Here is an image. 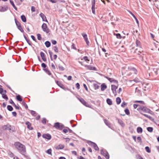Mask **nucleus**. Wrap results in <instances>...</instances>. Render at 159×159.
Listing matches in <instances>:
<instances>
[{
  "mask_svg": "<svg viewBox=\"0 0 159 159\" xmlns=\"http://www.w3.org/2000/svg\"><path fill=\"white\" fill-rule=\"evenodd\" d=\"M15 145L19 152L23 155L25 157H26V156L25 155L26 148L25 145L19 142H16L15 143Z\"/></svg>",
  "mask_w": 159,
  "mask_h": 159,
  "instance_id": "obj_1",
  "label": "nucleus"
},
{
  "mask_svg": "<svg viewBox=\"0 0 159 159\" xmlns=\"http://www.w3.org/2000/svg\"><path fill=\"white\" fill-rule=\"evenodd\" d=\"M139 111H142L151 114H152V112L149 108L144 107H140L137 109Z\"/></svg>",
  "mask_w": 159,
  "mask_h": 159,
  "instance_id": "obj_2",
  "label": "nucleus"
},
{
  "mask_svg": "<svg viewBox=\"0 0 159 159\" xmlns=\"http://www.w3.org/2000/svg\"><path fill=\"white\" fill-rule=\"evenodd\" d=\"M101 153L106 159H109V155L106 151L101 150Z\"/></svg>",
  "mask_w": 159,
  "mask_h": 159,
  "instance_id": "obj_3",
  "label": "nucleus"
},
{
  "mask_svg": "<svg viewBox=\"0 0 159 159\" xmlns=\"http://www.w3.org/2000/svg\"><path fill=\"white\" fill-rule=\"evenodd\" d=\"M42 28L44 32H46L47 33H48L49 32V30L46 24L43 23L42 25Z\"/></svg>",
  "mask_w": 159,
  "mask_h": 159,
  "instance_id": "obj_4",
  "label": "nucleus"
},
{
  "mask_svg": "<svg viewBox=\"0 0 159 159\" xmlns=\"http://www.w3.org/2000/svg\"><path fill=\"white\" fill-rule=\"evenodd\" d=\"M54 127L56 129H61L64 127V125H60L58 122H57L54 124Z\"/></svg>",
  "mask_w": 159,
  "mask_h": 159,
  "instance_id": "obj_5",
  "label": "nucleus"
},
{
  "mask_svg": "<svg viewBox=\"0 0 159 159\" xmlns=\"http://www.w3.org/2000/svg\"><path fill=\"white\" fill-rule=\"evenodd\" d=\"M83 36L84 39L85 41L86 44L88 45L89 44V42L88 40L87 35L85 33H83L81 34Z\"/></svg>",
  "mask_w": 159,
  "mask_h": 159,
  "instance_id": "obj_6",
  "label": "nucleus"
},
{
  "mask_svg": "<svg viewBox=\"0 0 159 159\" xmlns=\"http://www.w3.org/2000/svg\"><path fill=\"white\" fill-rule=\"evenodd\" d=\"M89 144L93 147L96 150H98L99 148L96 143L92 142H90L89 143Z\"/></svg>",
  "mask_w": 159,
  "mask_h": 159,
  "instance_id": "obj_7",
  "label": "nucleus"
},
{
  "mask_svg": "<svg viewBox=\"0 0 159 159\" xmlns=\"http://www.w3.org/2000/svg\"><path fill=\"white\" fill-rule=\"evenodd\" d=\"M136 44L137 47L139 48V52H142L143 50L142 48H141V45L140 41L138 40H136Z\"/></svg>",
  "mask_w": 159,
  "mask_h": 159,
  "instance_id": "obj_8",
  "label": "nucleus"
},
{
  "mask_svg": "<svg viewBox=\"0 0 159 159\" xmlns=\"http://www.w3.org/2000/svg\"><path fill=\"white\" fill-rule=\"evenodd\" d=\"M95 0H92V10L93 13L94 14H95Z\"/></svg>",
  "mask_w": 159,
  "mask_h": 159,
  "instance_id": "obj_9",
  "label": "nucleus"
},
{
  "mask_svg": "<svg viewBox=\"0 0 159 159\" xmlns=\"http://www.w3.org/2000/svg\"><path fill=\"white\" fill-rule=\"evenodd\" d=\"M111 90L113 94H116V89L117 88V87L114 85H111Z\"/></svg>",
  "mask_w": 159,
  "mask_h": 159,
  "instance_id": "obj_10",
  "label": "nucleus"
},
{
  "mask_svg": "<svg viewBox=\"0 0 159 159\" xmlns=\"http://www.w3.org/2000/svg\"><path fill=\"white\" fill-rule=\"evenodd\" d=\"M43 137L48 140H50L51 138V135L49 134H45L43 135Z\"/></svg>",
  "mask_w": 159,
  "mask_h": 159,
  "instance_id": "obj_11",
  "label": "nucleus"
},
{
  "mask_svg": "<svg viewBox=\"0 0 159 159\" xmlns=\"http://www.w3.org/2000/svg\"><path fill=\"white\" fill-rule=\"evenodd\" d=\"M105 77L111 83L113 82L116 83H117V81L116 80H114L113 78H110L107 76H105Z\"/></svg>",
  "mask_w": 159,
  "mask_h": 159,
  "instance_id": "obj_12",
  "label": "nucleus"
},
{
  "mask_svg": "<svg viewBox=\"0 0 159 159\" xmlns=\"http://www.w3.org/2000/svg\"><path fill=\"white\" fill-rule=\"evenodd\" d=\"M40 16L41 17L43 21L48 22L44 14L43 13H41L40 14Z\"/></svg>",
  "mask_w": 159,
  "mask_h": 159,
  "instance_id": "obj_13",
  "label": "nucleus"
},
{
  "mask_svg": "<svg viewBox=\"0 0 159 159\" xmlns=\"http://www.w3.org/2000/svg\"><path fill=\"white\" fill-rule=\"evenodd\" d=\"M6 91L5 90H4V92L2 93V97L3 98L5 99L6 100H7L8 99V98L6 95Z\"/></svg>",
  "mask_w": 159,
  "mask_h": 159,
  "instance_id": "obj_14",
  "label": "nucleus"
},
{
  "mask_svg": "<svg viewBox=\"0 0 159 159\" xmlns=\"http://www.w3.org/2000/svg\"><path fill=\"white\" fill-rule=\"evenodd\" d=\"M87 70H94L95 68L92 67L90 65H84Z\"/></svg>",
  "mask_w": 159,
  "mask_h": 159,
  "instance_id": "obj_15",
  "label": "nucleus"
},
{
  "mask_svg": "<svg viewBox=\"0 0 159 159\" xmlns=\"http://www.w3.org/2000/svg\"><path fill=\"white\" fill-rule=\"evenodd\" d=\"M64 145L63 144H60L56 146L55 148L57 150L61 149L64 148Z\"/></svg>",
  "mask_w": 159,
  "mask_h": 159,
  "instance_id": "obj_16",
  "label": "nucleus"
},
{
  "mask_svg": "<svg viewBox=\"0 0 159 159\" xmlns=\"http://www.w3.org/2000/svg\"><path fill=\"white\" fill-rule=\"evenodd\" d=\"M40 55L43 61H46V59L45 57V55L44 53L43 52H41L40 53Z\"/></svg>",
  "mask_w": 159,
  "mask_h": 159,
  "instance_id": "obj_17",
  "label": "nucleus"
},
{
  "mask_svg": "<svg viewBox=\"0 0 159 159\" xmlns=\"http://www.w3.org/2000/svg\"><path fill=\"white\" fill-rule=\"evenodd\" d=\"M25 124L26 125H27V127L29 129H30V130L32 129L33 128L31 126V124L30 122H28V121L26 122L25 123Z\"/></svg>",
  "mask_w": 159,
  "mask_h": 159,
  "instance_id": "obj_18",
  "label": "nucleus"
},
{
  "mask_svg": "<svg viewBox=\"0 0 159 159\" xmlns=\"http://www.w3.org/2000/svg\"><path fill=\"white\" fill-rule=\"evenodd\" d=\"M101 90L102 91H104L107 88L106 85L105 84H102L101 86Z\"/></svg>",
  "mask_w": 159,
  "mask_h": 159,
  "instance_id": "obj_19",
  "label": "nucleus"
},
{
  "mask_svg": "<svg viewBox=\"0 0 159 159\" xmlns=\"http://www.w3.org/2000/svg\"><path fill=\"white\" fill-rule=\"evenodd\" d=\"M79 100L85 106H87L86 105L87 102L84 99H79Z\"/></svg>",
  "mask_w": 159,
  "mask_h": 159,
  "instance_id": "obj_20",
  "label": "nucleus"
},
{
  "mask_svg": "<svg viewBox=\"0 0 159 159\" xmlns=\"http://www.w3.org/2000/svg\"><path fill=\"white\" fill-rule=\"evenodd\" d=\"M10 126L11 125H4L2 127L3 129L4 130H8Z\"/></svg>",
  "mask_w": 159,
  "mask_h": 159,
  "instance_id": "obj_21",
  "label": "nucleus"
},
{
  "mask_svg": "<svg viewBox=\"0 0 159 159\" xmlns=\"http://www.w3.org/2000/svg\"><path fill=\"white\" fill-rule=\"evenodd\" d=\"M45 44L46 45V46L47 48H48V47H50L51 46V43H50V42H49L48 41H47L45 42Z\"/></svg>",
  "mask_w": 159,
  "mask_h": 159,
  "instance_id": "obj_22",
  "label": "nucleus"
},
{
  "mask_svg": "<svg viewBox=\"0 0 159 159\" xmlns=\"http://www.w3.org/2000/svg\"><path fill=\"white\" fill-rule=\"evenodd\" d=\"M116 101L117 104H119L120 103L121 100L119 97H117L116 98Z\"/></svg>",
  "mask_w": 159,
  "mask_h": 159,
  "instance_id": "obj_23",
  "label": "nucleus"
},
{
  "mask_svg": "<svg viewBox=\"0 0 159 159\" xmlns=\"http://www.w3.org/2000/svg\"><path fill=\"white\" fill-rule=\"evenodd\" d=\"M44 70L47 73L48 75H51V73L50 71L48 69L45 68L44 69Z\"/></svg>",
  "mask_w": 159,
  "mask_h": 159,
  "instance_id": "obj_24",
  "label": "nucleus"
},
{
  "mask_svg": "<svg viewBox=\"0 0 159 159\" xmlns=\"http://www.w3.org/2000/svg\"><path fill=\"white\" fill-rule=\"evenodd\" d=\"M21 19L23 22H25L26 21V19L25 16L24 15L21 16Z\"/></svg>",
  "mask_w": 159,
  "mask_h": 159,
  "instance_id": "obj_25",
  "label": "nucleus"
},
{
  "mask_svg": "<svg viewBox=\"0 0 159 159\" xmlns=\"http://www.w3.org/2000/svg\"><path fill=\"white\" fill-rule=\"evenodd\" d=\"M104 122L106 124V125L108 126L109 127H110V124L107 121V120L106 119H104Z\"/></svg>",
  "mask_w": 159,
  "mask_h": 159,
  "instance_id": "obj_26",
  "label": "nucleus"
},
{
  "mask_svg": "<svg viewBox=\"0 0 159 159\" xmlns=\"http://www.w3.org/2000/svg\"><path fill=\"white\" fill-rule=\"evenodd\" d=\"M137 132L138 133H141L142 132V129L141 127H139L137 128Z\"/></svg>",
  "mask_w": 159,
  "mask_h": 159,
  "instance_id": "obj_27",
  "label": "nucleus"
},
{
  "mask_svg": "<svg viewBox=\"0 0 159 159\" xmlns=\"http://www.w3.org/2000/svg\"><path fill=\"white\" fill-rule=\"evenodd\" d=\"M7 10V9L2 6H0V11L3 12Z\"/></svg>",
  "mask_w": 159,
  "mask_h": 159,
  "instance_id": "obj_28",
  "label": "nucleus"
},
{
  "mask_svg": "<svg viewBox=\"0 0 159 159\" xmlns=\"http://www.w3.org/2000/svg\"><path fill=\"white\" fill-rule=\"evenodd\" d=\"M107 103L109 105H111L112 104V102L111 100L110 99H107Z\"/></svg>",
  "mask_w": 159,
  "mask_h": 159,
  "instance_id": "obj_29",
  "label": "nucleus"
},
{
  "mask_svg": "<svg viewBox=\"0 0 159 159\" xmlns=\"http://www.w3.org/2000/svg\"><path fill=\"white\" fill-rule=\"evenodd\" d=\"M114 34L115 35H116V38L118 39H121L122 38V36L120 34L114 33Z\"/></svg>",
  "mask_w": 159,
  "mask_h": 159,
  "instance_id": "obj_30",
  "label": "nucleus"
},
{
  "mask_svg": "<svg viewBox=\"0 0 159 159\" xmlns=\"http://www.w3.org/2000/svg\"><path fill=\"white\" fill-rule=\"evenodd\" d=\"M141 114L143 115H144L146 117H147L148 118V119L151 120L152 119V117L150 116H148V115H147V114H143V113H140Z\"/></svg>",
  "mask_w": 159,
  "mask_h": 159,
  "instance_id": "obj_31",
  "label": "nucleus"
},
{
  "mask_svg": "<svg viewBox=\"0 0 159 159\" xmlns=\"http://www.w3.org/2000/svg\"><path fill=\"white\" fill-rule=\"evenodd\" d=\"M7 108L8 110L10 111H12L13 109V107L10 105H8L7 106Z\"/></svg>",
  "mask_w": 159,
  "mask_h": 159,
  "instance_id": "obj_32",
  "label": "nucleus"
},
{
  "mask_svg": "<svg viewBox=\"0 0 159 159\" xmlns=\"http://www.w3.org/2000/svg\"><path fill=\"white\" fill-rule=\"evenodd\" d=\"M139 48H136L134 52L135 53H136L138 54H139V53H141L142 52H139Z\"/></svg>",
  "mask_w": 159,
  "mask_h": 159,
  "instance_id": "obj_33",
  "label": "nucleus"
},
{
  "mask_svg": "<svg viewBox=\"0 0 159 159\" xmlns=\"http://www.w3.org/2000/svg\"><path fill=\"white\" fill-rule=\"evenodd\" d=\"M56 83L60 87L62 88V86H63V85L59 81H56Z\"/></svg>",
  "mask_w": 159,
  "mask_h": 159,
  "instance_id": "obj_34",
  "label": "nucleus"
},
{
  "mask_svg": "<svg viewBox=\"0 0 159 159\" xmlns=\"http://www.w3.org/2000/svg\"><path fill=\"white\" fill-rule=\"evenodd\" d=\"M10 2L11 4L13 6V7L14 8V9H15L16 10L17 8L15 6L13 2L11 0H10Z\"/></svg>",
  "mask_w": 159,
  "mask_h": 159,
  "instance_id": "obj_35",
  "label": "nucleus"
},
{
  "mask_svg": "<svg viewBox=\"0 0 159 159\" xmlns=\"http://www.w3.org/2000/svg\"><path fill=\"white\" fill-rule=\"evenodd\" d=\"M16 99L17 100L20 102H21L22 101V99L20 95H17L16 96Z\"/></svg>",
  "mask_w": 159,
  "mask_h": 159,
  "instance_id": "obj_36",
  "label": "nucleus"
},
{
  "mask_svg": "<svg viewBox=\"0 0 159 159\" xmlns=\"http://www.w3.org/2000/svg\"><path fill=\"white\" fill-rule=\"evenodd\" d=\"M129 82H135L136 83H137L139 82V80L137 79H135L134 80H130Z\"/></svg>",
  "mask_w": 159,
  "mask_h": 159,
  "instance_id": "obj_37",
  "label": "nucleus"
},
{
  "mask_svg": "<svg viewBox=\"0 0 159 159\" xmlns=\"http://www.w3.org/2000/svg\"><path fill=\"white\" fill-rule=\"evenodd\" d=\"M8 154L9 155L10 157H13L14 159L15 158V157H14V154L12 152H9L8 153Z\"/></svg>",
  "mask_w": 159,
  "mask_h": 159,
  "instance_id": "obj_38",
  "label": "nucleus"
},
{
  "mask_svg": "<svg viewBox=\"0 0 159 159\" xmlns=\"http://www.w3.org/2000/svg\"><path fill=\"white\" fill-rule=\"evenodd\" d=\"M146 151L148 153H150L151 152L150 148L148 147H146L145 148Z\"/></svg>",
  "mask_w": 159,
  "mask_h": 159,
  "instance_id": "obj_39",
  "label": "nucleus"
},
{
  "mask_svg": "<svg viewBox=\"0 0 159 159\" xmlns=\"http://www.w3.org/2000/svg\"><path fill=\"white\" fill-rule=\"evenodd\" d=\"M46 152L48 154L52 155V150H51V149H50L46 151Z\"/></svg>",
  "mask_w": 159,
  "mask_h": 159,
  "instance_id": "obj_40",
  "label": "nucleus"
},
{
  "mask_svg": "<svg viewBox=\"0 0 159 159\" xmlns=\"http://www.w3.org/2000/svg\"><path fill=\"white\" fill-rule=\"evenodd\" d=\"M147 130L149 132H151L152 131L153 128L152 127H148L147 128Z\"/></svg>",
  "mask_w": 159,
  "mask_h": 159,
  "instance_id": "obj_41",
  "label": "nucleus"
},
{
  "mask_svg": "<svg viewBox=\"0 0 159 159\" xmlns=\"http://www.w3.org/2000/svg\"><path fill=\"white\" fill-rule=\"evenodd\" d=\"M18 28L20 30L21 32H24L21 26L20 25H19V26H18Z\"/></svg>",
  "mask_w": 159,
  "mask_h": 159,
  "instance_id": "obj_42",
  "label": "nucleus"
},
{
  "mask_svg": "<svg viewBox=\"0 0 159 159\" xmlns=\"http://www.w3.org/2000/svg\"><path fill=\"white\" fill-rule=\"evenodd\" d=\"M119 123L122 126H123L125 125L123 123V121L121 120H118Z\"/></svg>",
  "mask_w": 159,
  "mask_h": 159,
  "instance_id": "obj_43",
  "label": "nucleus"
},
{
  "mask_svg": "<svg viewBox=\"0 0 159 159\" xmlns=\"http://www.w3.org/2000/svg\"><path fill=\"white\" fill-rule=\"evenodd\" d=\"M125 111L127 115H128L129 114V110L128 109H126L125 110Z\"/></svg>",
  "mask_w": 159,
  "mask_h": 159,
  "instance_id": "obj_44",
  "label": "nucleus"
},
{
  "mask_svg": "<svg viewBox=\"0 0 159 159\" xmlns=\"http://www.w3.org/2000/svg\"><path fill=\"white\" fill-rule=\"evenodd\" d=\"M59 69L61 70H64V68L62 66L59 65L58 66Z\"/></svg>",
  "mask_w": 159,
  "mask_h": 159,
  "instance_id": "obj_45",
  "label": "nucleus"
},
{
  "mask_svg": "<svg viewBox=\"0 0 159 159\" xmlns=\"http://www.w3.org/2000/svg\"><path fill=\"white\" fill-rule=\"evenodd\" d=\"M37 36L38 39L39 40H40L41 39V35L40 34H37Z\"/></svg>",
  "mask_w": 159,
  "mask_h": 159,
  "instance_id": "obj_46",
  "label": "nucleus"
},
{
  "mask_svg": "<svg viewBox=\"0 0 159 159\" xmlns=\"http://www.w3.org/2000/svg\"><path fill=\"white\" fill-rule=\"evenodd\" d=\"M94 88L95 89H98L99 88V86L97 84H94Z\"/></svg>",
  "mask_w": 159,
  "mask_h": 159,
  "instance_id": "obj_47",
  "label": "nucleus"
},
{
  "mask_svg": "<svg viewBox=\"0 0 159 159\" xmlns=\"http://www.w3.org/2000/svg\"><path fill=\"white\" fill-rule=\"evenodd\" d=\"M54 50L55 52H58V48L57 47L55 46L54 47Z\"/></svg>",
  "mask_w": 159,
  "mask_h": 159,
  "instance_id": "obj_48",
  "label": "nucleus"
},
{
  "mask_svg": "<svg viewBox=\"0 0 159 159\" xmlns=\"http://www.w3.org/2000/svg\"><path fill=\"white\" fill-rule=\"evenodd\" d=\"M71 48L72 49H73L75 50H76V48L75 47V44H72L71 46Z\"/></svg>",
  "mask_w": 159,
  "mask_h": 159,
  "instance_id": "obj_49",
  "label": "nucleus"
},
{
  "mask_svg": "<svg viewBox=\"0 0 159 159\" xmlns=\"http://www.w3.org/2000/svg\"><path fill=\"white\" fill-rule=\"evenodd\" d=\"M134 102H139L142 104H144V102L141 101H136Z\"/></svg>",
  "mask_w": 159,
  "mask_h": 159,
  "instance_id": "obj_50",
  "label": "nucleus"
},
{
  "mask_svg": "<svg viewBox=\"0 0 159 159\" xmlns=\"http://www.w3.org/2000/svg\"><path fill=\"white\" fill-rule=\"evenodd\" d=\"M31 114L34 116H36V112L35 111H31Z\"/></svg>",
  "mask_w": 159,
  "mask_h": 159,
  "instance_id": "obj_51",
  "label": "nucleus"
},
{
  "mask_svg": "<svg viewBox=\"0 0 159 159\" xmlns=\"http://www.w3.org/2000/svg\"><path fill=\"white\" fill-rule=\"evenodd\" d=\"M4 92V90H3V89L2 88H0V93H2Z\"/></svg>",
  "mask_w": 159,
  "mask_h": 159,
  "instance_id": "obj_52",
  "label": "nucleus"
},
{
  "mask_svg": "<svg viewBox=\"0 0 159 159\" xmlns=\"http://www.w3.org/2000/svg\"><path fill=\"white\" fill-rule=\"evenodd\" d=\"M76 87L78 89H80V84L78 83H77L76 84Z\"/></svg>",
  "mask_w": 159,
  "mask_h": 159,
  "instance_id": "obj_53",
  "label": "nucleus"
},
{
  "mask_svg": "<svg viewBox=\"0 0 159 159\" xmlns=\"http://www.w3.org/2000/svg\"><path fill=\"white\" fill-rule=\"evenodd\" d=\"M126 104L125 103V102H123L121 104V106L122 107H124L125 106Z\"/></svg>",
  "mask_w": 159,
  "mask_h": 159,
  "instance_id": "obj_54",
  "label": "nucleus"
},
{
  "mask_svg": "<svg viewBox=\"0 0 159 159\" xmlns=\"http://www.w3.org/2000/svg\"><path fill=\"white\" fill-rule=\"evenodd\" d=\"M52 43L53 44L55 45L57 43V41L54 40H52Z\"/></svg>",
  "mask_w": 159,
  "mask_h": 159,
  "instance_id": "obj_55",
  "label": "nucleus"
},
{
  "mask_svg": "<svg viewBox=\"0 0 159 159\" xmlns=\"http://www.w3.org/2000/svg\"><path fill=\"white\" fill-rule=\"evenodd\" d=\"M83 59H84L86 61H89V60L88 59V57L86 56L84 57H83Z\"/></svg>",
  "mask_w": 159,
  "mask_h": 159,
  "instance_id": "obj_56",
  "label": "nucleus"
},
{
  "mask_svg": "<svg viewBox=\"0 0 159 159\" xmlns=\"http://www.w3.org/2000/svg\"><path fill=\"white\" fill-rule=\"evenodd\" d=\"M31 11L32 12H34L35 11V8L33 6H32L31 7Z\"/></svg>",
  "mask_w": 159,
  "mask_h": 159,
  "instance_id": "obj_57",
  "label": "nucleus"
},
{
  "mask_svg": "<svg viewBox=\"0 0 159 159\" xmlns=\"http://www.w3.org/2000/svg\"><path fill=\"white\" fill-rule=\"evenodd\" d=\"M8 130H9L10 132H12L14 131L13 130H11V126H10V127L9 128Z\"/></svg>",
  "mask_w": 159,
  "mask_h": 159,
  "instance_id": "obj_58",
  "label": "nucleus"
},
{
  "mask_svg": "<svg viewBox=\"0 0 159 159\" xmlns=\"http://www.w3.org/2000/svg\"><path fill=\"white\" fill-rule=\"evenodd\" d=\"M41 66H42L43 67V68H45L46 67V65L44 63H42L41 64Z\"/></svg>",
  "mask_w": 159,
  "mask_h": 159,
  "instance_id": "obj_59",
  "label": "nucleus"
},
{
  "mask_svg": "<svg viewBox=\"0 0 159 159\" xmlns=\"http://www.w3.org/2000/svg\"><path fill=\"white\" fill-rule=\"evenodd\" d=\"M31 38L33 39V40L36 42V39L34 36L33 35H31Z\"/></svg>",
  "mask_w": 159,
  "mask_h": 159,
  "instance_id": "obj_60",
  "label": "nucleus"
},
{
  "mask_svg": "<svg viewBox=\"0 0 159 159\" xmlns=\"http://www.w3.org/2000/svg\"><path fill=\"white\" fill-rule=\"evenodd\" d=\"M9 102L10 103H11L12 104H13V105H14V104H15V103L14 102H13V101H12V99H10V100Z\"/></svg>",
  "mask_w": 159,
  "mask_h": 159,
  "instance_id": "obj_61",
  "label": "nucleus"
},
{
  "mask_svg": "<svg viewBox=\"0 0 159 159\" xmlns=\"http://www.w3.org/2000/svg\"><path fill=\"white\" fill-rule=\"evenodd\" d=\"M42 122L43 124H45L46 123V120L45 119L43 118L42 120Z\"/></svg>",
  "mask_w": 159,
  "mask_h": 159,
  "instance_id": "obj_62",
  "label": "nucleus"
},
{
  "mask_svg": "<svg viewBox=\"0 0 159 159\" xmlns=\"http://www.w3.org/2000/svg\"><path fill=\"white\" fill-rule=\"evenodd\" d=\"M83 86H84V88H85V89L87 91H88V88L86 85L85 84H83Z\"/></svg>",
  "mask_w": 159,
  "mask_h": 159,
  "instance_id": "obj_63",
  "label": "nucleus"
},
{
  "mask_svg": "<svg viewBox=\"0 0 159 159\" xmlns=\"http://www.w3.org/2000/svg\"><path fill=\"white\" fill-rule=\"evenodd\" d=\"M12 114L13 116H16V112L14 111L12 112Z\"/></svg>",
  "mask_w": 159,
  "mask_h": 159,
  "instance_id": "obj_64",
  "label": "nucleus"
}]
</instances>
